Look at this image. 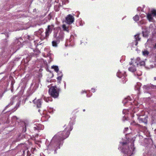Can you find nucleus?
I'll return each mask as SVG.
<instances>
[{
    "instance_id": "23",
    "label": "nucleus",
    "mask_w": 156,
    "mask_h": 156,
    "mask_svg": "<svg viewBox=\"0 0 156 156\" xmlns=\"http://www.w3.org/2000/svg\"><path fill=\"white\" fill-rule=\"evenodd\" d=\"M142 33L143 34V36L144 37H147L148 36V34L147 32H145L144 31H142Z\"/></svg>"
},
{
    "instance_id": "42",
    "label": "nucleus",
    "mask_w": 156,
    "mask_h": 156,
    "mask_svg": "<svg viewBox=\"0 0 156 156\" xmlns=\"http://www.w3.org/2000/svg\"><path fill=\"white\" fill-rule=\"evenodd\" d=\"M132 64H133V63H132V61H131V62H129V64H130V65H132Z\"/></svg>"
},
{
    "instance_id": "37",
    "label": "nucleus",
    "mask_w": 156,
    "mask_h": 156,
    "mask_svg": "<svg viewBox=\"0 0 156 156\" xmlns=\"http://www.w3.org/2000/svg\"><path fill=\"white\" fill-rule=\"evenodd\" d=\"M39 127H34V129L35 130H39Z\"/></svg>"
},
{
    "instance_id": "19",
    "label": "nucleus",
    "mask_w": 156,
    "mask_h": 156,
    "mask_svg": "<svg viewBox=\"0 0 156 156\" xmlns=\"http://www.w3.org/2000/svg\"><path fill=\"white\" fill-rule=\"evenodd\" d=\"M44 99L47 102H48L49 101H51L52 100L51 97H48L47 98L44 97Z\"/></svg>"
},
{
    "instance_id": "25",
    "label": "nucleus",
    "mask_w": 156,
    "mask_h": 156,
    "mask_svg": "<svg viewBox=\"0 0 156 156\" xmlns=\"http://www.w3.org/2000/svg\"><path fill=\"white\" fill-rule=\"evenodd\" d=\"M15 43L17 44V45H19L21 44V41H19L18 39H16L15 40Z\"/></svg>"
},
{
    "instance_id": "49",
    "label": "nucleus",
    "mask_w": 156,
    "mask_h": 156,
    "mask_svg": "<svg viewBox=\"0 0 156 156\" xmlns=\"http://www.w3.org/2000/svg\"><path fill=\"white\" fill-rule=\"evenodd\" d=\"M83 111H85V109H84V110H83Z\"/></svg>"
},
{
    "instance_id": "34",
    "label": "nucleus",
    "mask_w": 156,
    "mask_h": 156,
    "mask_svg": "<svg viewBox=\"0 0 156 156\" xmlns=\"http://www.w3.org/2000/svg\"><path fill=\"white\" fill-rule=\"evenodd\" d=\"M27 38L30 41H31L33 40V38H32V37L29 35L27 36Z\"/></svg>"
},
{
    "instance_id": "14",
    "label": "nucleus",
    "mask_w": 156,
    "mask_h": 156,
    "mask_svg": "<svg viewBox=\"0 0 156 156\" xmlns=\"http://www.w3.org/2000/svg\"><path fill=\"white\" fill-rule=\"evenodd\" d=\"M129 70L132 72H134L136 71V69L135 68V66L133 65L132 66L129 68Z\"/></svg>"
},
{
    "instance_id": "28",
    "label": "nucleus",
    "mask_w": 156,
    "mask_h": 156,
    "mask_svg": "<svg viewBox=\"0 0 156 156\" xmlns=\"http://www.w3.org/2000/svg\"><path fill=\"white\" fill-rule=\"evenodd\" d=\"M34 51L35 53V54L36 55L40 53V51L38 49H36L35 50H34Z\"/></svg>"
},
{
    "instance_id": "4",
    "label": "nucleus",
    "mask_w": 156,
    "mask_h": 156,
    "mask_svg": "<svg viewBox=\"0 0 156 156\" xmlns=\"http://www.w3.org/2000/svg\"><path fill=\"white\" fill-rule=\"evenodd\" d=\"M60 91V88L57 87L56 86H52L49 89L48 93L51 96L56 98L58 97L59 92Z\"/></svg>"
},
{
    "instance_id": "46",
    "label": "nucleus",
    "mask_w": 156,
    "mask_h": 156,
    "mask_svg": "<svg viewBox=\"0 0 156 156\" xmlns=\"http://www.w3.org/2000/svg\"><path fill=\"white\" fill-rule=\"evenodd\" d=\"M141 24H143V23L142 22H140Z\"/></svg>"
},
{
    "instance_id": "5",
    "label": "nucleus",
    "mask_w": 156,
    "mask_h": 156,
    "mask_svg": "<svg viewBox=\"0 0 156 156\" xmlns=\"http://www.w3.org/2000/svg\"><path fill=\"white\" fill-rule=\"evenodd\" d=\"M153 16H156V10H151L150 13L147 15V17L150 21H153L154 20Z\"/></svg>"
},
{
    "instance_id": "40",
    "label": "nucleus",
    "mask_w": 156,
    "mask_h": 156,
    "mask_svg": "<svg viewBox=\"0 0 156 156\" xmlns=\"http://www.w3.org/2000/svg\"><path fill=\"white\" fill-rule=\"evenodd\" d=\"M126 110H123V112H123V113L124 114V113H125V112H126Z\"/></svg>"
},
{
    "instance_id": "35",
    "label": "nucleus",
    "mask_w": 156,
    "mask_h": 156,
    "mask_svg": "<svg viewBox=\"0 0 156 156\" xmlns=\"http://www.w3.org/2000/svg\"><path fill=\"white\" fill-rule=\"evenodd\" d=\"M12 119L17 121L18 119V118L16 116H14L13 117Z\"/></svg>"
},
{
    "instance_id": "3",
    "label": "nucleus",
    "mask_w": 156,
    "mask_h": 156,
    "mask_svg": "<svg viewBox=\"0 0 156 156\" xmlns=\"http://www.w3.org/2000/svg\"><path fill=\"white\" fill-rule=\"evenodd\" d=\"M62 144V141L58 139L56 136H54L49 145L48 148L52 150H54V153L56 154L57 153L56 150L60 148V145Z\"/></svg>"
},
{
    "instance_id": "20",
    "label": "nucleus",
    "mask_w": 156,
    "mask_h": 156,
    "mask_svg": "<svg viewBox=\"0 0 156 156\" xmlns=\"http://www.w3.org/2000/svg\"><path fill=\"white\" fill-rule=\"evenodd\" d=\"M51 68L54 69V70L56 72H58L59 70L58 67L57 66H52Z\"/></svg>"
},
{
    "instance_id": "2",
    "label": "nucleus",
    "mask_w": 156,
    "mask_h": 156,
    "mask_svg": "<svg viewBox=\"0 0 156 156\" xmlns=\"http://www.w3.org/2000/svg\"><path fill=\"white\" fill-rule=\"evenodd\" d=\"M72 129L73 127L71 124H69L64 131L59 132L55 136H56L58 139L63 142V140L69 136L70 133V132L72 130Z\"/></svg>"
},
{
    "instance_id": "39",
    "label": "nucleus",
    "mask_w": 156,
    "mask_h": 156,
    "mask_svg": "<svg viewBox=\"0 0 156 156\" xmlns=\"http://www.w3.org/2000/svg\"><path fill=\"white\" fill-rule=\"evenodd\" d=\"M149 28L150 29H152L153 28V26L152 24H151L149 27Z\"/></svg>"
},
{
    "instance_id": "38",
    "label": "nucleus",
    "mask_w": 156,
    "mask_h": 156,
    "mask_svg": "<svg viewBox=\"0 0 156 156\" xmlns=\"http://www.w3.org/2000/svg\"><path fill=\"white\" fill-rule=\"evenodd\" d=\"M26 126H25V129H23V132L24 133H25V132H26Z\"/></svg>"
},
{
    "instance_id": "24",
    "label": "nucleus",
    "mask_w": 156,
    "mask_h": 156,
    "mask_svg": "<svg viewBox=\"0 0 156 156\" xmlns=\"http://www.w3.org/2000/svg\"><path fill=\"white\" fill-rule=\"evenodd\" d=\"M142 52L143 55L145 56L148 55L149 54V52L147 51H143Z\"/></svg>"
},
{
    "instance_id": "7",
    "label": "nucleus",
    "mask_w": 156,
    "mask_h": 156,
    "mask_svg": "<svg viewBox=\"0 0 156 156\" xmlns=\"http://www.w3.org/2000/svg\"><path fill=\"white\" fill-rule=\"evenodd\" d=\"M64 33L62 31H60L58 34V35L57 37V34L55 33L54 36L55 37L58 42H60V41L63 40L64 37Z\"/></svg>"
},
{
    "instance_id": "26",
    "label": "nucleus",
    "mask_w": 156,
    "mask_h": 156,
    "mask_svg": "<svg viewBox=\"0 0 156 156\" xmlns=\"http://www.w3.org/2000/svg\"><path fill=\"white\" fill-rule=\"evenodd\" d=\"M43 32V30L41 28L37 32V33L39 34H41V36H42L41 33Z\"/></svg>"
},
{
    "instance_id": "36",
    "label": "nucleus",
    "mask_w": 156,
    "mask_h": 156,
    "mask_svg": "<svg viewBox=\"0 0 156 156\" xmlns=\"http://www.w3.org/2000/svg\"><path fill=\"white\" fill-rule=\"evenodd\" d=\"M127 119H128V118L124 116L122 120L123 121H125L126 120H127Z\"/></svg>"
},
{
    "instance_id": "8",
    "label": "nucleus",
    "mask_w": 156,
    "mask_h": 156,
    "mask_svg": "<svg viewBox=\"0 0 156 156\" xmlns=\"http://www.w3.org/2000/svg\"><path fill=\"white\" fill-rule=\"evenodd\" d=\"M74 17L72 15L69 14L66 17L65 21L67 24H70L74 22Z\"/></svg>"
},
{
    "instance_id": "48",
    "label": "nucleus",
    "mask_w": 156,
    "mask_h": 156,
    "mask_svg": "<svg viewBox=\"0 0 156 156\" xmlns=\"http://www.w3.org/2000/svg\"><path fill=\"white\" fill-rule=\"evenodd\" d=\"M40 111V109H39V110H38V112H39Z\"/></svg>"
},
{
    "instance_id": "10",
    "label": "nucleus",
    "mask_w": 156,
    "mask_h": 156,
    "mask_svg": "<svg viewBox=\"0 0 156 156\" xmlns=\"http://www.w3.org/2000/svg\"><path fill=\"white\" fill-rule=\"evenodd\" d=\"M41 100L40 99L36 100V99H35L33 101L34 103L36 105L37 108H40L41 107Z\"/></svg>"
},
{
    "instance_id": "47",
    "label": "nucleus",
    "mask_w": 156,
    "mask_h": 156,
    "mask_svg": "<svg viewBox=\"0 0 156 156\" xmlns=\"http://www.w3.org/2000/svg\"><path fill=\"white\" fill-rule=\"evenodd\" d=\"M19 39L22 40V39H21V38H19Z\"/></svg>"
},
{
    "instance_id": "11",
    "label": "nucleus",
    "mask_w": 156,
    "mask_h": 156,
    "mask_svg": "<svg viewBox=\"0 0 156 156\" xmlns=\"http://www.w3.org/2000/svg\"><path fill=\"white\" fill-rule=\"evenodd\" d=\"M140 34H137L136 35H135L134 36V37L135 39V45L136 46H137L138 44V41H140L141 39V38L140 37H139Z\"/></svg>"
},
{
    "instance_id": "16",
    "label": "nucleus",
    "mask_w": 156,
    "mask_h": 156,
    "mask_svg": "<svg viewBox=\"0 0 156 156\" xmlns=\"http://www.w3.org/2000/svg\"><path fill=\"white\" fill-rule=\"evenodd\" d=\"M59 43V42H58L57 40L55 39V40L52 41V46L54 47H57V44H58Z\"/></svg>"
},
{
    "instance_id": "12",
    "label": "nucleus",
    "mask_w": 156,
    "mask_h": 156,
    "mask_svg": "<svg viewBox=\"0 0 156 156\" xmlns=\"http://www.w3.org/2000/svg\"><path fill=\"white\" fill-rule=\"evenodd\" d=\"M154 86L152 85L150 86L144 85L143 86V88L144 89L146 90H148L151 88H153Z\"/></svg>"
},
{
    "instance_id": "30",
    "label": "nucleus",
    "mask_w": 156,
    "mask_h": 156,
    "mask_svg": "<svg viewBox=\"0 0 156 156\" xmlns=\"http://www.w3.org/2000/svg\"><path fill=\"white\" fill-rule=\"evenodd\" d=\"M55 11H58L59 10V6L58 5H55Z\"/></svg>"
},
{
    "instance_id": "50",
    "label": "nucleus",
    "mask_w": 156,
    "mask_h": 156,
    "mask_svg": "<svg viewBox=\"0 0 156 156\" xmlns=\"http://www.w3.org/2000/svg\"><path fill=\"white\" fill-rule=\"evenodd\" d=\"M52 82L51 80L50 81V82Z\"/></svg>"
},
{
    "instance_id": "21",
    "label": "nucleus",
    "mask_w": 156,
    "mask_h": 156,
    "mask_svg": "<svg viewBox=\"0 0 156 156\" xmlns=\"http://www.w3.org/2000/svg\"><path fill=\"white\" fill-rule=\"evenodd\" d=\"M62 28L63 29V30H65L67 31V32H69V29H68V27H67L66 25L65 24L63 25L62 26Z\"/></svg>"
},
{
    "instance_id": "17",
    "label": "nucleus",
    "mask_w": 156,
    "mask_h": 156,
    "mask_svg": "<svg viewBox=\"0 0 156 156\" xmlns=\"http://www.w3.org/2000/svg\"><path fill=\"white\" fill-rule=\"evenodd\" d=\"M141 84L140 83H139V84H137V85H136L135 86V89L136 90H137L139 91V92L138 93H140V84Z\"/></svg>"
},
{
    "instance_id": "41",
    "label": "nucleus",
    "mask_w": 156,
    "mask_h": 156,
    "mask_svg": "<svg viewBox=\"0 0 156 156\" xmlns=\"http://www.w3.org/2000/svg\"><path fill=\"white\" fill-rule=\"evenodd\" d=\"M9 104L8 105H7V106H6L5 107V109H6V108H7L9 106Z\"/></svg>"
},
{
    "instance_id": "29",
    "label": "nucleus",
    "mask_w": 156,
    "mask_h": 156,
    "mask_svg": "<svg viewBox=\"0 0 156 156\" xmlns=\"http://www.w3.org/2000/svg\"><path fill=\"white\" fill-rule=\"evenodd\" d=\"M62 77V75L61 76H59L57 78V79L58 80V83H60V81L61 80Z\"/></svg>"
},
{
    "instance_id": "45",
    "label": "nucleus",
    "mask_w": 156,
    "mask_h": 156,
    "mask_svg": "<svg viewBox=\"0 0 156 156\" xmlns=\"http://www.w3.org/2000/svg\"><path fill=\"white\" fill-rule=\"evenodd\" d=\"M154 47H155V48H156V44H155V45Z\"/></svg>"
},
{
    "instance_id": "9",
    "label": "nucleus",
    "mask_w": 156,
    "mask_h": 156,
    "mask_svg": "<svg viewBox=\"0 0 156 156\" xmlns=\"http://www.w3.org/2000/svg\"><path fill=\"white\" fill-rule=\"evenodd\" d=\"M147 117H144V116L140 115L138 117V119L139 120L140 123L144 122L147 123Z\"/></svg>"
},
{
    "instance_id": "27",
    "label": "nucleus",
    "mask_w": 156,
    "mask_h": 156,
    "mask_svg": "<svg viewBox=\"0 0 156 156\" xmlns=\"http://www.w3.org/2000/svg\"><path fill=\"white\" fill-rule=\"evenodd\" d=\"M133 19L135 21H138L139 19V16L137 15H136L133 17Z\"/></svg>"
},
{
    "instance_id": "43",
    "label": "nucleus",
    "mask_w": 156,
    "mask_h": 156,
    "mask_svg": "<svg viewBox=\"0 0 156 156\" xmlns=\"http://www.w3.org/2000/svg\"><path fill=\"white\" fill-rule=\"evenodd\" d=\"M154 79L155 80H156V77H154Z\"/></svg>"
},
{
    "instance_id": "31",
    "label": "nucleus",
    "mask_w": 156,
    "mask_h": 156,
    "mask_svg": "<svg viewBox=\"0 0 156 156\" xmlns=\"http://www.w3.org/2000/svg\"><path fill=\"white\" fill-rule=\"evenodd\" d=\"M139 64L140 66H144L145 64V62L144 61H140L139 63H138Z\"/></svg>"
},
{
    "instance_id": "15",
    "label": "nucleus",
    "mask_w": 156,
    "mask_h": 156,
    "mask_svg": "<svg viewBox=\"0 0 156 156\" xmlns=\"http://www.w3.org/2000/svg\"><path fill=\"white\" fill-rule=\"evenodd\" d=\"M116 75L118 77L120 78H122L123 76H125L124 74L122 73L119 71L117 72Z\"/></svg>"
},
{
    "instance_id": "22",
    "label": "nucleus",
    "mask_w": 156,
    "mask_h": 156,
    "mask_svg": "<svg viewBox=\"0 0 156 156\" xmlns=\"http://www.w3.org/2000/svg\"><path fill=\"white\" fill-rule=\"evenodd\" d=\"M21 101H20L19 102H18L16 104V106L14 108L15 110H16L17 109V108L20 106L21 104Z\"/></svg>"
},
{
    "instance_id": "6",
    "label": "nucleus",
    "mask_w": 156,
    "mask_h": 156,
    "mask_svg": "<svg viewBox=\"0 0 156 156\" xmlns=\"http://www.w3.org/2000/svg\"><path fill=\"white\" fill-rule=\"evenodd\" d=\"M54 27V26L52 25H48V28L46 30V32L45 33V37H41V40H43L45 38H47L49 36V34L51 33L52 31V29Z\"/></svg>"
},
{
    "instance_id": "32",
    "label": "nucleus",
    "mask_w": 156,
    "mask_h": 156,
    "mask_svg": "<svg viewBox=\"0 0 156 156\" xmlns=\"http://www.w3.org/2000/svg\"><path fill=\"white\" fill-rule=\"evenodd\" d=\"M140 58L138 57L136 59V61L135 62L136 63H137V65L138 66L139 65V63L140 62Z\"/></svg>"
},
{
    "instance_id": "1",
    "label": "nucleus",
    "mask_w": 156,
    "mask_h": 156,
    "mask_svg": "<svg viewBox=\"0 0 156 156\" xmlns=\"http://www.w3.org/2000/svg\"><path fill=\"white\" fill-rule=\"evenodd\" d=\"M134 140L132 139L130 142L122 143V151L126 156H130L133 154V151H134L135 148L134 147L133 142Z\"/></svg>"
},
{
    "instance_id": "18",
    "label": "nucleus",
    "mask_w": 156,
    "mask_h": 156,
    "mask_svg": "<svg viewBox=\"0 0 156 156\" xmlns=\"http://www.w3.org/2000/svg\"><path fill=\"white\" fill-rule=\"evenodd\" d=\"M131 124L135 126H136L138 127H141V126L137 123H136L135 121H133L131 123Z\"/></svg>"
},
{
    "instance_id": "44",
    "label": "nucleus",
    "mask_w": 156,
    "mask_h": 156,
    "mask_svg": "<svg viewBox=\"0 0 156 156\" xmlns=\"http://www.w3.org/2000/svg\"><path fill=\"white\" fill-rule=\"evenodd\" d=\"M64 87H66V83H64Z\"/></svg>"
},
{
    "instance_id": "13",
    "label": "nucleus",
    "mask_w": 156,
    "mask_h": 156,
    "mask_svg": "<svg viewBox=\"0 0 156 156\" xmlns=\"http://www.w3.org/2000/svg\"><path fill=\"white\" fill-rule=\"evenodd\" d=\"M25 137V135L21 133L19 134L18 135V137L16 139V140L17 141H18L20 140L21 139H22L23 138Z\"/></svg>"
},
{
    "instance_id": "33",
    "label": "nucleus",
    "mask_w": 156,
    "mask_h": 156,
    "mask_svg": "<svg viewBox=\"0 0 156 156\" xmlns=\"http://www.w3.org/2000/svg\"><path fill=\"white\" fill-rule=\"evenodd\" d=\"M127 102V99H126V98H125V99H124L123 101H122V102L125 105Z\"/></svg>"
}]
</instances>
